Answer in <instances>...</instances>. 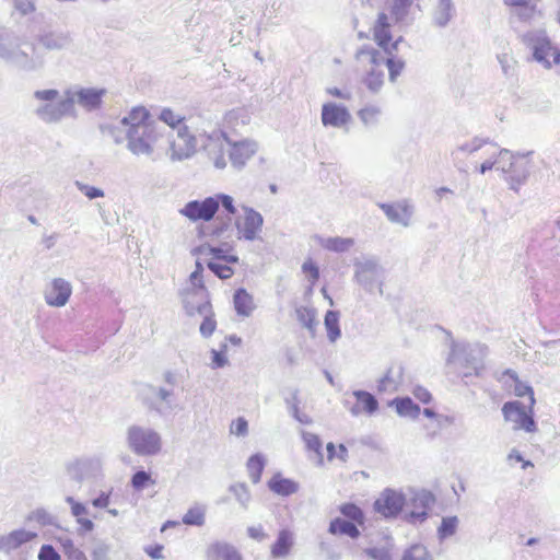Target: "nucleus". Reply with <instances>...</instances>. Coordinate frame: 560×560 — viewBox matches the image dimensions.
<instances>
[{"instance_id":"obj_37","label":"nucleus","mask_w":560,"mask_h":560,"mask_svg":"<svg viewBox=\"0 0 560 560\" xmlns=\"http://www.w3.org/2000/svg\"><path fill=\"white\" fill-rule=\"evenodd\" d=\"M155 480L152 479L151 475L147 471H137L131 478V486L136 490H142L148 486H153Z\"/></svg>"},{"instance_id":"obj_35","label":"nucleus","mask_w":560,"mask_h":560,"mask_svg":"<svg viewBox=\"0 0 560 560\" xmlns=\"http://www.w3.org/2000/svg\"><path fill=\"white\" fill-rule=\"evenodd\" d=\"M302 272L312 285L319 280V269L312 258H307L303 262Z\"/></svg>"},{"instance_id":"obj_50","label":"nucleus","mask_w":560,"mask_h":560,"mask_svg":"<svg viewBox=\"0 0 560 560\" xmlns=\"http://www.w3.org/2000/svg\"><path fill=\"white\" fill-rule=\"evenodd\" d=\"M413 396L422 404H429L432 400L430 392L421 386L413 389Z\"/></svg>"},{"instance_id":"obj_34","label":"nucleus","mask_w":560,"mask_h":560,"mask_svg":"<svg viewBox=\"0 0 560 560\" xmlns=\"http://www.w3.org/2000/svg\"><path fill=\"white\" fill-rule=\"evenodd\" d=\"M183 523L186 525L201 526L205 523V511L200 506L190 508L183 516Z\"/></svg>"},{"instance_id":"obj_18","label":"nucleus","mask_w":560,"mask_h":560,"mask_svg":"<svg viewBox=\"0 0 560 560\" xmlns=\"http://www.w3.org/2000/svg\"><path fill=\"white\" fill-rule=\"evenodd\" d=\"M257 145L249 140L234 142L230 150V159L234 164L242 165L256 152Z\"/></svg>"},{"instance_id":"obj_13","label":"nucleus","mask_w":560,"mask_h":560,"mask_svg":"<svg viewBox=\"0 0 560 560\" xmlns=\"http://www.w3.org/2000/svg\"><path fill=\"white\" fill-rule=\"evenodd\" d=\"M121 125L125 127L126 138L132 132L137 133L156 127L150 112L144 106L132 107L121 119Z\"/></svg>"},{"instance_id":"obj_36","label":"nucleus","mask_w":560,"mask_h":560,"mask_svg":"<svg viewBox=\"0 0 560 560\" xmlns=\"http://www.w3.org/2000/svg\"><path fill=\"white\" fill-rule=\"evenodd\" d=\"M160 119L175 129L185 120V117L171 108H164L160 114Z\"/></svg>"},{"instance_id":"obj_23","label":"nucleus","mask_w":560,"mask_h":560,"mask_svg":"<svg viewBox=\"0 0 560 560\" xmlns=\"http://www.w3.org/2000/svg\"><path fill=\"white\" fill-rule=\"evenodd\" d=\"M502 378L505 380V383L508 381H511L514 383V394L518 397H524V396H528V402H530V407H534L535 406V396H534V390L530 386H528L527 384L523 383L517 374L512 371V370H506L502 373Z\"/></svg>"},{"instance_id":"obj_40","label":"nucleus","mask_w":560,"mask_h":560,"mask_svg":"<svg viewBox=\"0 0 560 560\" xmlns=\"http://www.w3.org/2000/svg\"><path fill=\"white\" fill-rule=\"evenodd\" d=\"M203 267L200 261L196 262V269L190 275V282L195 287L192 289H187L186 291H201L207 290L203 283Z\"/></svg>"},{"instance_id":"obj_7","label":"nucleus","mask_w":560,"mask_h":560,"mask_svg":"<svg viewBox=\"0 0 560 560\" xmlns=\"http://www.w3.org/2000/svg\"><path fill=\"white\" fill-rule=\"evenodd\" d=\"M524 40L533 51L534 59L545 68L560 63V49L547 36L532 34L525 36Z\"/></svg>"},{"instance_id":"obj_28","label":"nucleus","mask_w":560,"mask_h":560,"mask_svg":"<svg viewBox=\"0 0 560 560\" xmlns=\"http://www.w3.org/2000/svg\"><path fill=\"white\" fill-rule=\"evenodd\" d=\"M392 405L395 406L398 415L402 417L417 418L420 415L419 406L409 397L396 398L392 401Z\"/></svg>"},{"instance_id":"obj_53","label":"nucleus","mask_w":560,"mask_h":560,"mask_svg":"<svg viewBox=\"0 0 560 560\" xmlns=\"http://www.w3.org/2000/svg\"><path fill=\"white\" fill-rule=\"evenodd\" d=\"M58 96L57 90L36 91L35 97L39 101H54Z\"/></svg>"},{"instance_id":"obj_25","label":"nucleus","mask_w":560,"mask_h":560,"mask_svg":"<svg viewBox=\"0 0 560 560\" xmlns=\"http://www.w3.org/2000/svg\"><path fill=\"white\" fill-rule=\"evenodd\" d=\"M234 308L241 316H248L255 308L253 296L245 289H237L233 298Z\"/></svg>"},{"instance_id":"obj_39","label":"nucleus","mask_w":560,"mask_h":560,"mask_svg":"<svg viewBox=\"0 0 560 560\" xmlns=\"http://www.w3.org/2000/svg\"><path fill=\"white\" fill-rule=\"evenodd\" d=\"M457 525H458L457 517H455V516L444 517L439 527L440 537L446 538V537H450L453 534H455Z\"/></svg>"},{"instance_id":"obj_60","label":"nucleus","mask_w":560,"mask_h":560,"mask_svg":"<svg viewBox=\"0 0 560 560\" xmlns=\"http://www.w3.org/2000/svg\"><path fill=\"white\" fill-rule=\"evenodd\" d=\"M67 559L68 560H89L88 557L85 556V553L80 549H78L75 553H72Z\"/></svg>"},{"instance_id":"obj_15","label":"nucleus","mask_w":560,"mask_h":560,"mask_svg":"<svg viewBox=\"0 0 560 560\" xmlns=\"http://www.w3.org/2000/svg\"><path fill=\"white\" fill-rule=\"evenodd\" d=\"M351 116L345 106L327 103L322 108V122L324 126L341 127L349 122Z\"/></svg>"},{"instance_id":"obj_64","label":"nucleus","mask_w":560,"mask_h":560,"mask_svg":"<svg viewBox=\"0 0 560 560\" xmlns=\"http://www.w3.org/2000/svg\"><path fill=\"white\" fill-rule=\"evenodd\" d=\"M423 413H424L427 417H429V418H434V417L436 416V413H435L432 409H430V408H425V409L423 410Z\"/></svg>"},{"instance_id":"obj_20","label":"nucleus","mask_w":560,"mask_h":560,"mask_svg":"<svg viewBox=\"0 0 560 560\" xmlns=\"http://www.w3.org/2000/svg\"><path fill=\"white\" fill-rule=\"evenodd\" d=\"M207 556L209 560H243L242 555L232 545L225 542L212 544Z\"/></svg>"},{"instance_id":"obj_5","label":"nucleus","mask_w":560,"mask_h":560,"mask_svg":"<svg viewBox=\"0 0 560 560\" xmlns=\"http://www.w3.org/2000/svg\"><path fill=\"white\" fill-rule=\"evenodd\" d=\"M195 253L205 258L207 267L220 279L232 278L235 272L234 267L240 260L232 248L201 245Z\"/></svg>"},{"instance_id":"obj_41","label":"nucleus","mask_w":560,"mask_h":560,"mask_svg":"<svg viewBox=\"0 0 560 560\" xmlns=\"http://www.w3.org/2000/svg\"><path fill=\"white\" fill-rule=\"evenodd\" d=\"M353 245L352 238L334 237L329 238L326 247L334 252H345Z\"/></svg>"},{"instance_id":"obj_17","label":"nucleus","mask_w":560,"mask_h":560,"mask_svg":"<svg viewBox=\"0 0 560 560\" xmlns=\"http://www.w3.org/2000/svg\"><path fill=\"white\" fill-rule=\"evenodd\" d=\"M355 401L351 407V412L355 416L359 415H372L378 408V402L375 397L364 390H358L353 393Z\"/></svg>"},{"instance_id":"obj_3","label":"nucleus","mask_w":560,"mask_h":560,"mask_svg":"<svg viewBox=\"0 0 560 560\" xmlns=\"http://www.w3.org/2000/svg\"><path fill=\"white\" fill-rule=\"evenodd\" d=\"M355 61L362 82L370 91L377 92L384 84L383 66L387 67V55L380 49L365 46L357 51Z\"/></svg>"},{"instance_id":"obj_32","label":"nucleus","mask_w":560,"mask_h":560,"mask_svg":"<svg viewBox=\"0 0 560 560\" xmlns=\"http://www.w3.org/2000/svg\"><path fill=\"white\" fill-rule=\"evenodd\" d=\"M302 438L305 443L306 450L308 452L314 453L316 455V457L318 458L319 464H323V462H324V456L322 454L323 442L319 439V436L314 433H311V432H304Z\"/></svg>"},{"instance_id":"obj_46","label":"nucleus","mask_w":560,"mask_h":560,"mask_svg":"<svg viewBox=\"0 0 560 560\" xmlns=\"http://www.w3.org/2000/svg\"><path fill=\"white\" fill-rule=\"evenodd\" d=\"M58 544L60 545L62 552L67 558H69L72 553H75L79 548L75 547L73 540L69 537H58Z\"/></svg>"},{"instance_id":"obj_26","label":"nucleus","mask_w":560,"mask_h":560,"mask_svg":"<svg viewBox=\"0 0 560 560\" xmlns=\"http://www.w3.org/2000/svg\"><path fill=\"white\" fill-rule=\"evenodd\" d=\"M329 533L332 535H346L351 538H357L360 535L355 524L340 517H336L330 522Z\"/></svg>"},{"instance_id":"obj_11","label":"nucleus","mask_w":560,"mask_h":560,"mask_svg":"<svg viewBox=\"0 0 560 560\" xmlns=\"http://www.w3.org/2000/svg\"><path fill=\"white\" fill-rule=\"evenodd\" d=\"M197 151V140L186 126L170 136V156L173 161L189 159Z\"/></svg>"},{"instance_id":"obj_54","label":"nucleus","mask_w":560,"mask_h":560,"mask_svg":"<svg viewBox=\"0 0 560 560\" xmlns=\"http://www.w3.org/2000/svg\"><path fill=\"white\" fill-rule=\"evenodd\" d=\"M249 537L256 540H262L267 537L261 526H250L247 529Z\"/></svg>"},{"instance_id":"obj_52","label":"nucleus","mask_w":560,"mask_h":560,"mask_svg":"<svg viewBox=\"0 0 560 560\" xmlns=\"http://www.w3.org/2000/svg\"><path fill=\"white\" fill-rule=\"evenodd\" d=\"M30 520L36 521L42 525L50 524V516L44 510H37L33 512L32 515L30 516Z\"/></svg>"},{"instance_id":"obj_48","label":"nucleus","mask_w":560,"mask_h":560,"mask_svg":"<svg viewBox=\"0 0 560 560\" xmlns=\"http://www.w3.org/2000/svg\"><path fill=\"white\" fill-rule=\"evenodd\" d=\"M79 186V189L89 198V199H95V198H100V197H103L104 196V192L102 189L100 188H96V187H93V186H89V185H83V184H78Z\"/></svg>"},{"instance_id":"obj_51","label":"nucleus","mask_w":560,"mask_h":560,"mask_svg":"<svg viewBox=\"0 0 560 560\" xmlns=\"http://www.w3.org/2000/svg\"><path fill=\"white\" fill-rule=\"evenodd\" d=\"M228 363V359L225 357L224 350L222 351H212V365L213 368H222Z\"/></svg>"},{"instance_id":"obj_59","label":"nucleus","mask_w":560,"mask_h":560,"mask_svg":"<svg viewBox=\"0 0 560 560\" xmlns=\"http://www.w3.org/2000/svg\"><path fill=\"white\" fill-rule=\"evenodd\" d=\"M78 523L84 532H91L94 528L93 522L86 517H79Z\"/></svg>"},{"instance_id":"obj_16","label":"nucleus","mask_w":560,"mask_h":560,"mask_svg":"<svg viewBox=\"0 0 560 560\" xmlns=\"http://www.w3.org/2000/svg\"><path fill=\"white\" fill-rule=\"evenodd\" d=\"M71 295V287L62 279H55L46 289L45 300L51 306H63Z\"/></svg>"},{"instance_id":"obj_61","label":"nucleus","mask_w":560,"mask_h":560,"mask_svg":"<svg viewBox=\"0 0 560 560\" xmlns=\"http://www.w3.org/2000/svg\"><path fill=\"white\" fill-rule=\"evenodd\" d=\"M329 94L335 96V97H339V98H349V95L347 94H343L340 90L338 89H330L329 91Z\"/></svg>"},{"instance_id":"obj_24","label":"nucleus","mask_w":560,"mask_h":560,"mask_svg":"<svg viewBox=\"0 0 560 560\" xmlns=\"http://www.w3.org/2000/svg\"><path fill=\"white\" fill-rule=\"evenodd\" d=\"M292 546L293 534L288 529H282L271 546V556L273 558H283L289 555Z\"/></svg>"},{"instance_id":"obj_8","label":"nucleus","mask_w":560,"mask_h":560,"mask_svg":"<svg viewBox=\"0 0 560 560\" xmlns=\"http://www.w3.org/2000/svg\"><path fill=\"white\" fill-rule=\"evenodd\" d=\"M502 413L506 421L513 423L514 430H523L528 433L537 431L534 407H530V402L524 406L520 401H508L502 407Z\"/></svg>"},{"instance_id":"obj_63","label":"nucleus","mask_w":560,"mask_h":560,"mask_svg":"<svg viewBox=\"0 0 560 560\" xmlns=\"http://www.w3.org/2000/svg\"><path fill=\"white\" fill-rule=\"evenodd\" d=\"M178 525V522L174 521H167L163 526H162V530H165L167 527H174Z\"/></svg>"},{"instance_id":"obj_14","label":"nucleus","mask_w":560,"mask_h":560,"mask_svg":"<svg viewBox=\"0 0 560 560\" xmlns=\"http://www.w3.org/2000/svg\"><path fill=\"white\" fill-rule=\"evenodd\" d=\"M405 505V497L394 490H385L374 502V510L385 517L398 515Z\"/></svg>"},{"instance_id":"obj_4","label":"nucleus","mask_w":560,"mask_h":560,"mask_svg":"<svg viewBox=\"0 0 560 560\" xmlns=\"http://www.w3.org/2000/svg\"><path fill=\"white\" fill-rule=\"evenodd\" d=\"M182 299L187 316L195 317L200 315L202 317L199 327L200 334L205 338L212 336L218 324L208 290L184 291Z\"/></svg>"},{"instance_id":"obj_31","label":"nucleus","mask_w":560,"mask_h":560,"mask_svg":"<svg viewBox=\"0 0 560 560\" xmlns=\"http://www.w3.org/2000/svg\"><path fill=\"white\" fill-rule=\"evenodd\" d=\"M325 327L327 329V335L330 341H336L340 335L339 327V314L335 311H328L325 315Z\"/></svg>"},{"instance_id":"obj_21","label":"nucleus","mask_w":560,"mask_h":560,"mask_svg":"<svg viewBox=\"0 0 560 560\" xmlns=\"http://www.w3.org/2000/svg\"><path fill=\"white\" fill-rule=\"evenodd\" d=\"M482 149H483L485 154H487L489 156V159L485 160L480 164L479 172L481 174H485L487 171L498 167L499 159L512 158V154L510 151L500 149L499 147H497L494 144L485 145Z\"/></svg>"},{"instance_id":"obj_45","label":"nucleus","mask_w":560,"mask_h":560,"mask_svg":"<svg viewBox=\"0 0 560 560\" xmlns=\"http://www.w3.org/2000/svg\"><path fill=\"white\" fill-rule=\"evenodd\" d=\"M230 431L232 434L237 436L246 435L248 431V423L244 418L240 417L232 422Z\"/></svg>"},{"instance_id":"obj_12","label":"nucleus","mask_w":560,"mask_h":560,"mask_svg":"<svg viewBox=\"0 0 560 560\" xmlns=\"http://www.w3.org/2000/svg\"><path fill=\"white\" fill-rule=\"evenodd\" d=\"M237 237L240 240L255 241L258 238L264 219L262 215L249 207H243V213L235 219Z\"/></svg>"},{"instance_id":"obj_58","label":"nucleus","mask_w":560,"mask_h":560,"mask_svg":"<svg viewBox=\"0 0 560 560\" xmlns=\"http://www.w3.org/2000/svg\"><path fill=\"white\" fill-rule=\"evenodd\" d=\"M524 460L525 459L517 450H512L508 455V462L510 465H514L516 463L522 464Z\"/></svg>"},{"instance_id":"obj_56","label":"nucleus","mask_w":560,"mask_h":560,"mask_svg":"<svg viewBox=\"0 0 560 560\" xmlns=\"http://www.w3.org/2000/svg\"><path fill=\"white\" fill-rule=\"evenodd\" d=\"M95 508H107L109 504V493H101L96 499L92 501Z\"/></svg>"},{"instance_id":"obj_29","label":"nucleus","mask_w":560,"mask_h":560,"mask_svg":"<svg viewBox=\"0 0 560 560\" xmlns=\"http://www.w3.org/2000/svg\"><path fill=\"white\" fill-rule=\"evenodd\" d=\"M339 512L355 525H363L365 521L362 509L351 502L343 503L339 506Z\"/></svg>"},{"instance_id":"obj_19","label":"nucleus","mask_w":560,"mask_h":560,"mask_svg":"<svg viewBox=\"0 0 560 560\" xmlns=\"http://www.w3.org/2000/svg\"><path fill=\"white\" fill-rule=\"evenodd\" d=\"M268 488L277 495L288 497L299 490V483L290 478L283 477L281 474H275L268 480Z\"/></svg>"},{"instance_id":"obj_30","label":"nucleus","mask_w":560,"mask_h":560,"mask_svg":"<svg viewBox=\"0 0 560 560\" xmlns=\"http://www.w3.org/2000/svg\"><path fill=\"white\" fill-rule=\"evenodd\" d=\"M248 476L254 483H257L261 479V475L265 468V459L261 455H252L246 464Z\"/></svg>"},{"instance_id":"obj_1","label":"nucleus","mask_w":560,"mask_h":560,"mask_svg":"<svg viewBox=\"0 0 560 560\" xmlns=\"http://www.w3.org/2000/svg\"><path fill=\"white\" fill-rule=\"evenodd\" d=\"M409 9L410 0H394L386 11L377 14L371 27L373 39L377 45L376 49L387 55V69L393 82L396 81L405 68V62L395 55L402 37H395L394 30L405 20Z\"/></svg>"},{"instance_id":"obj_62","label":"nucleus","mask_w":560,"mask_h":560,"mask_svg":"<svg viewBox=\"0 0 560 560\" xmlns=\"http://www.w3.org/2000/svg\"><path fill=\"white\" fill-rule=\"evenodd\" d=\"M5 536H0V549L4 551H10L9 546L4 544Z\"/></svg>"},{"instance_id":"obj_44","label":"nucleus","mask_w":560,"mask_h":560,"mask_svg":"<svg viewBox=\"0 0 560 560\" xmlns=\"http://www.w3.org/2000/svg\"><path fill=\"white\" fill-rule=\"evenodd\" d=\"M14 9L21 15H28L35 12L36 7L33 0H12Z\"/></svg>"},{"instance_id":"obj_33","label":"nucleus","mask_w":560,"mask_h":560,"mask_svg":"<svg viewBox=\"0 0 560 560\" xmlns=\"http://www.w3.org/2000/svg\"><path fill=\"white\" fill-rule=\"evenodd\" d=\"M298 320L307 329L313 330L317 325L316 313L313 308L301 306L296 308Z\"/></svg>"},{"instance_id":"obj_6","label":"nucleus","mask_w":560,"mask_h":560,"mask_svg":"<svg viewBox=\"0 0 560 560\" xmlns=\"http://www.w3.org/2000/svg\"><path fill=\"white\" fill-rule=\"evenodd\" d=\"M128 443L138 455L151 456L162 448L161 436L151 429L133 425L128 430Z\"/></svg>"},{"instance_id":"obj_49","label":"nucleus","mask_w":560,"mask_h":560,"mask_svg":"<svg viewBox=\"0 0 560 560\" xmlns=\"http://www.w3.org/2000/svg\"><path fill=\"white\" fill-rule=\"evenodd\" d=\"M378 114L380 110L375 107H366L359 112L360 118L366 124L373 121Z\"/></svg>"},{"instance_id":"obj_9","label":"nucleus","mask_w":560,"mask_h":560,"mask_svg":"<svg viewBox=\"0 0 560 560\" xmlns=\"http://www.w3.org/2000/svg\"><path fill=\"white\" fill-rule=\"evenodd\" d=\"M129 150L137 155H151L161 148L163 136L158 127L141 132H132L127 137Z\"/></svg>"},{"instance_id":"obj_27","label":"nucleus","mask_w":560,"mask_h":560,"mask_svg":"<svg viewBox=\"0 0 560 560\" xmlns=\"http://www.w3.org/2000/svg\"><path fill=\"white\" fill-rule=\"evenodd\" d=\"M37 534L25 529H15L5 536L4 544L9 546L10 550L20 548L22 545L27 544L35 539Z\"/></svg>"},{"instance_id":"obj_42","label":"nucleus","mask_w":560,"mask_h":560,"mask_svg":"<svg viewBox=\"0 0 560 560\" xmlns=\"http://www.w3.org/2000/svg\"><path fill=\"white\" fill-rule=\"evenodd\" d=\"M401 376V369L398 368L395 372L394 368H389L385 375L380 380L378 389L380 390H386L389 385L396 383V378H399Z\"/></svg>"},{"instance_id":"obj_47","label":"nucleus","mask_w":560,"mask_h":560,"mask_svg":"<svg viewBox=\"0 0 560 560\" xmlns=\"http://www.w3.org/2000/svg\"><path fill=\"white\" fill-rule=\"evenodd\" d=\"M38 560H60V556L52 546L43 545L38 552Z\"/></svg>"},{"instance_id":"obj_43","label":"nucleus","mask_w":560,"mask_h":560,"mask_svg":"<svg viewBox=\"0 0 560 560\" xmlns=\"http://www.w3.org/2000/svg\"><path fill=\"white\" fill-rule=\"evenodd\" d=\"M326 450L327 460L331 462L336 458L346 460L348 452L343 444H339L338 446H336L334 443H328Z\"/></svg>"},{"instance_id":"obj_55","label":"nucleus","mask_w":560,"mask_h":560,"mask_svg":"<svg viewBox=\"0 0 560 560\" xmlns=\"http://www.w3.org/2000/svg\"><path fill=\"white\" fill-rule=\"evenodd\" d=\"M145 552L152 558V559H161L163 558V546L162 545H153L145 548Z\"/></svg>"},{"instance_id":"obj_2","label":"nucleus","mask_w":560,"mask_h":560,"mask_svg":"<svg viewBox=\"0 0 560 560\" xmlns=\"http://www.w3.org/2000/svg\"><path fill=\"white\" fill-rule=\"evenodd\" d=\"M222 206L223 211L228 214V220L211 230L212 236H220L230 225L231 215L235 214L236 209L234 200L225 194H217L201 200L188 201L179 213L191 222H209L215 218Z\"/></svg>"},{"instance_id":"obj_22","label":"nucleus","mask_w":560,"mask_h":560,"mask_svg":"<svg viewBox=\"0 0 560 560\" xmlns=\"http://www.w3.org/2000/svg\"><path fill=\"white\" fill-rule=\"evenodd\" d=\"M382 209L393 222L407 225L411 218V208L407 203L382 205Z\"/></svg>"},{"instance_id":"obj_57","label":"nucleus","mask_w":560,"mask_h":560,"mask_svg":"<svg viewBox=\"0 0 560 560\" xmlns=\"http://www.w3.org/2000/svg\"><path fill=\"white\" fill-rule=\"evenodd\" d=\"M71 512L78 520L79 517H84V515L86 514V509L83 504L74 502L71 505Z\"/></svg>"},{"instance_id":"obj_10","label":"nucleus","mask_w":560,"mask_h":560,"mask_svg":"<svg viewBox=\"0 0 560 560\" xmlns=\"http://www.w3.org/2000/svg\"><path fill=\"white\" fill-rule=\"evenodd\" d=\"M106 91L104 89H81L73 96H68L58 103V110L61 115L73 112L74 104L79 103L85 109L98 108Z\"/></svg>"},{"instance_id":"obj_38","label":"nucleus","mask_w":560,"mask_h":560,"mask_svg":"<svg viewBox=\"0 0 560 560\" xmlns=\"http://www.w3.org/2000/svg\"><path fill=\"white\" fill-rule=\"evenodd\" d=\"M401 560H430V555L425 547L415 545L404 553Z\"/></svg>"}]
</instances>
